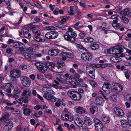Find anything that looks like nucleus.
Returning a JSON list of instances; mask_svg holds the SVG:
<instances>
[{"label": "nucleus", "instance_id": "nucleus-1", "mask_svg": "<svg viewBox=\"0 0 131 131\" xmlns=\"http://www.w3.org/2000/svg\"><path fill=\"white\" fill-rule=\"evenodd\" d=\"M54 63L52 62H47L46 63V65L44 66L42 63L37 62L35 63V65L39 71L41 73H44L47 71L48 68L50 69L54 66Z\"/></svg>", "mask_w": 131, "mask_h": 131}, {"label": "nucleus", "instance_id": "nucleus-2", "mask_svg": "<svg viewBox=\"0 0 131 131\" xmlns=\"http://www.w3.org/2000/svg\"><path fill=\"white\" fill-rule=\"evenodd\" d=\"M21 95L23 96L21 97V99L23 100L22 101L25 103H27L28 102V99L32 95L31 91L30 89L25 90L23 92Z\"/></svg>", "mask_w": 131, "mask_h": 131}, {"label": "nucleus", "instance_id": "nucleus-3", "mask_svg": "<svg viewBox=\"0 0 131 131\" xmlns=\"http://www.w3.org/2000/svg\"><path fill=\"white\" fill-rule=\"evenodd\" d=\"M68 96L74 101H78L81 99L80 94L76 91H69L67 93Z\"/></svg>", "mask_w": 131, "mask_h": 131}, {"label": "nucleus", "instance_id": "nucleus-4", "mask_svg": "<svg viewBox=\"0 0 131 131\" xmlns=\"http://www.w3.org/2000/svg\"><path fill=\"white\" fill-rule=\"evenodd\" d=\"M61 118L64 121H69L70 122L73 121V116L70 113L67 111V109L65 108L64 111L61 114Z\"/></svg>", "mask_w": 131, "mask_h": 131}, {"label": "nucleus", "instance_id": "nucleus-5", "mask_svg": "<svg viewBox=\"0 0 131 131\" xmlns=\"http://www.w3.org/2000/svg\"><path fill=\"white\" fill-rule=\"evenodd\" d=\"M77 36V35L74 32H66V35H64L65 39L68 41H74L75 40V38Z\"/></svg>", "mask_w": 131, "mask_h": 131}, {"label": "nucleus", "instance_id": "nucleus-6", "mask_svg": "<svg viewBox=\"0 0 131 131\" xmlns=\"http://www.w3.org/2000/svg\"><path fill=\"white\" fill-rule=\"evenodd\" d=\"M56 79L57 80H54V82L55 84H53L54 86H56L59 85L60 83L62 84H64L65 83V80L64 79V76L63 75L59 73H56Z\"/></svg>", "mask_w": 131, "mask_h": 131}, {"label": "nucleus", "instance_id": "nucleus-7", "mask_svg": "<svg viewBox=\"0 0 131 131\" xmlns=\"http://www.w3.org/2000/svg\"><path fill=\"white\" fill-rule=\"evenodd\" d=\"M65 83L68 84H71L73 86V88H76V85L78 83L76 81L75 79L72 77L70 76L69 78H67L65 80Z\"/></svg>", "mask_w": 131, "mask_h": 131}, {"label": "nucleus", "instance_id": "nucleus-8", "mask_svg": "<svg viewBox=\"0 0 131 131\" xmlns=\"http://www.w3.org/2000/svg\"><path fill=\"white\" fill-rule=\"evenodd\" d=\"M20 79L22 84L26 87H28L31 84V81L30 79L26 77H20Z\"/></svg>", "mask_w": 131, "mask_h": 131}, {"label": "nucleus", "instance_id": "nucleus-9", "mask_svg": "<svg viewBox=\"0 0 131 131\" xmlns=\"http://www.w3.org/2000/svg\"><path fill=\"white\" fill-rule=\"evenodd\" d=\"M111 54H116L117 56V52H118L119 53H122L123 51L124 50L123 49L122 46L120 45H118L115 47L114 49H110Z\"/></svg>", "mask_w": 131, "mask_h": 131}, {"label": "nucleus", "instance_id": "nucleus-10", "mask_svg": "<svg viewBox=\"0 0 131 131\" xmlns=\"http://www.w3.org/2000/svg\"><path fill=\"white\" fill-rule=\"evenodd\" d=\"M111 86L110 83L104 82L102 87V89L106 93H110L112 92V89L110 88Z\"/></svg>", "mask_w": 131, "mask_h": 131}, {"label": "nucleus", "instance_id": "nucleus-11", "mask_svg": "<svg viewBox=\"0 0 131 131\" xmlns=\"http://www.w3.org/2000/svg\"><path fill=\"white\" fill-rule=\"evenodd\" d=\"M95 128L96 131H103V124L102 122L98 120L94 121Z\"/></svg>", "mask_w": 131, "mask_h": 131}, {"label": "nucleus", "instance_id": "nucleus-12", "mask_svg": "<svg viewBox=\"0 0 131 131\" xmlns=\"http://www.w3.org/2000/svg\"><path fill=\"white\" fill-rule=\"evenodd\" d=\"M81 58L83 60L87 61H90L92 57V54L89 53H84L82 54Z\"/></svg>", "mask_w": 131, "mask_h": 131}, {"label": "nucleus", "instance_id": "nucleus-13", "mask_svg": "<svg viewBox=\"0 0 131 131\" xmlns=\"http://www.w3.org/2000/svg\"><path fill=\"white\" fill-rule=\"evenodd\" d=\"M13 46L15 48H19V50L20 51H24L25 49L24 44L19 41L14 42Z\"/></svg>", "mask_w": 131, "mask_h": 131}, {"label": "nucleus", "instance_id": "nucleus-14", "mask_svg": "<svg viewBox=\"0 0 131 131\" xmlns=\"http://www.w3.org/2000/svg\"><path fill=\"white\" fill-rule=\"evenodd\" d=\"M10 74L11 77H12L18 78L20 76L21 72L19 70L14 69L10 71Z\"/></svg>", "mask_w": 131, "mask_h": 131}, {"label": "nucleus", "instance_id": "nucleus-15", "mask_svg": "<svg viewBox=\"0 0 131 131\" xmlns=\"http://www.w3.org/2000/svg\"><path fill=\"white\" fill-rule=\"evenodd\" d=\"M74 120L75 124L78 127H83L84 125L83 122L79 116H76Z\"/></svg>", "mask_w": 131, "mask_h": 131}, {"label": "nucleus", "instance_id": "nucleus-16", "mask_svg": "<svg viewBox=\"0 0 131 131\" xmlns=\"http://www.w3.org/2000/svg\"><path fill=\"white\" fill-rule=\"evenodd\" d=\"M14 88L13 85L10 83H7L5 85L2 86L3 89H5V91L7 93H10L11 92V90Z\"/></svg>", "mask_w": 131, "mask_h": 131}, {"label": "nucleus", "instance_id": "nucleus-17", "mask_svg": "<svg viewBox=\"0 0 131 131\" xmlns=\"http://www.w3.org/2000/svg\"><path fill=\"white\" fill-rule=\"evenodd\" d=\"M51 92L43 94V96L46 99L48 100L51 102H54L55 101V97L51 94Z\"/></svg>", "mask_w": 131, "mask_h": 131}, {"label": "nucleus", "instance_id": "nucleus-18", "mask_svg": "<svg viewBox=\"0 0 131 131\" xmlns=\"http://www.w3.org/2000/svg\"><path fill=\"white\" fill-rule=\"evenodd\" d=\"M51 92L43 94V96L46 99L48 100L51 102H54L55 101V97L51 94Z\"/></svg>", "mask_w": 131, "mask_h": 131}, {"label": "nucleus", "instance_id": "nucleus-19", "mask_svg": "<svg viewBox=\"0 0 131 131\" xmlns=\"http://www.w3.org/2000/svg\"><path fill=\"white\" fill-rule=\"evenodd\" d=\"M114 111L116 114L120 116H122L124 114V112L121 109L117 107H115L114 109Z\"/></svg>", "mask_w": 131, "mask_h": 131}, {"label": "nucleus", "instance_id": "nucleus-20", "mask_svg": "<svg viewBox=\"0 0 131 131\" xmlns=\"http://www.w3.org/2000/svg\"><path fill=\"white\" fill-rule=\"evenodd\" d=\"M58 53V50L55 49H50L48 52V54L52 56H56Z\"/></svg>", "mask_w": 131, "mask_h": 131}, {"label": "nucleus", "instance_id": "nucleus-21", "mask_svg": "<svg viewBox=\"0 0 131 131\" xmlns=\"http://www.w3.org/2000/svg\"><path fill=\"white\" fill-rule=\"evenodd\" d=\"M101 119L104 122L108 123L110 120V118L108 116L104 114H103L101 117Z\"/></svg>", "mask_w": 131, "mask_h": 131}, {"label": "nucleus", "instance_id": "nucleus-22", "mask_svg": "<svg viewBox=\"0 0 131 131\" xmlns=\"http://www.w3.org/2000/svg\"><path fill=\"white\" fill-rule=\"evenodd\" d=\"M42 90L43 94L51 93V92H53V91L49 87H44L42 88Z\"/></svg>", "mask_w": 131, "mask_h": 131}, {"label": "nucleus", "instance_id": "nucleus-23", "mask_svg": "<svg viewBox=\"0 0 131 131\" xmlns=\"http://www.w3.org/2000/svg\"><path fill=\"white\" fill-rule=\"evenodd\" d=\"M84 124L87 126H90L92 124V122L89 118L87 117H84Z\"/></svg>", "mask_w": 131, "mask_h": 131}, {"label": "nucleus", "instance_id": "nucleus-24", "mask_svg": "<svg viewBox=\"0 0 131 131\" xmlns=\"http://www.w3.org/2000/svg\"><path fill=\"white\" fill-rule=\"evenodd\" d=\"M130 12V9L127 8L125 9L124 10L121 11L120 12V14L123 15H126L129 14Z\"/></svg>", "mask_w": 131, "mask_h": 131}, {"label": "nucleus", "instance_id": "nucleus-25", "mask_svg": "<svg viewBox=\"0 0 131 131\" xmlns=\"http://www.w3.org/2000/svg\"><path fill=\"white\" fill-rule=\"evenodd\" d=\"M111 60L115 63L118 62L122 61L121 58L118 56L116 57H112L110 58Z\"/></svg>", "mask_w": 131, "mask_h": 131}, {"label": "nucleus", "instance_id": "nucleus-26", "mask_svg": "<svg viewBox=\"0 0 131 131\" xmlns=\"http://www.w3.org/2000/svg\"><path fill=\"white\" fill-rule=\"evenodd\" d=\"M29 30L28 29L24 30L23 31L24 36L25 38L30 39L31 37L30 34L28 32Z\"/></svg>", "mask_w": 131, "mask_h": 131}, {"label": "nucleus", "instance_id": "nucleus-27", "mask_svg": "<svg viewBox=\"0 0 131 131\" xmlns=\"http://www.w3.org/2000/svg\"><path fill=\"white\" fill-rule=\"evenodd\" d=\"M90 47L92 50H96L99 49V46L96 42H93L91 44Z\"/></svg>", "mask_w": 131, "mask_h": 131}, {"label": "nucleus", "instance_id": "nucleus-28", "mask_svg": "<svg viewBox=\"0 0 131 131\" xmlns=\"http://www.w3.org/2000/svg\"><path fill=\"white\" fill-rule=\"evenodd\" d=\"M108 99L114 101L115 102H116L117 100L116 94L115 93L111 94L109 96Z\"/></svg>", "mask_w": 131, "mask_h": 131}, {"label": "nucleus", "instance_id": "nucleus-29", "mask_svg": "<svg viewBox=\"0 0 131 131\" xmlns=\"http://www.w3.org/2000/svg\"><path fill=\"white\" fill-rule=\"evenodd\" d=\"M95 101L96 104L100 105L104 102L103 99L100 97H98L96 98Z\"/></svg>", "mask_w": 131, "mask_h": 131}, {"label": "nucleus", "instance_id": "nucleus-30", "mask_svg": "<svg viewBox=\"0 0 131 131\" xmlns=\"http://www.w3.org/2000/svg\"><path fill=\"white\" fill-rule=\"evenodd\" d=\"M73 74L75 77V78L74 79L79 84L82 80V79H80L79 78L80 77V75L76 72Z\"/></svg>", "mask_w": 131, "mask_h": 131}, {"label": "nucleus", "instance_id": "nucleus-31", "mask_svg": "<svg viewBox=\"0 0 131 131\" xmlns=\"http://www.w3.org/2000/svg\"><path fill=\"white\" fill-rule=\"evenodd\" d=\"M122 126L124 128H129L130 126L128 122H126L124 120H122L121 121Z\"/></svg>", "mask_w": 131, "mask_h": 131}, {"label": "nucleus", "instance_id": "nucleus-32", "mask_svg": "<svg viewBox=\"0 0 131 131\" xmlns=\"http://www.w3.org/2000/svg\"><path fill=\"white\" fill-rule=\"evenodd\" d=\"M90 112L92 114H93L95 112H97L98 111V109L97 106H92V107L89 109Z\"/></svg>", "mask_w": 131, "mask_h": 131}, {"label": "nucleus", "instance_id": "nucleus-33", "mask_svg": "<svg viewBox=\"0 0 131 131\" xmlns=\"http://www.w3.org/2000/svg\"><path fill=\"white\" fill-rule=\"evenodd\" d=\"M126 116L127 119V121L129 124L130 126H131V112H128L126 113Z\"/></svg>", "mask_w": 131, "mask_h": 131}, {"label": "nucleus", "instance_id": "nucleus-34", "mask_svg": "<svg viewBox=\"0 0 131 131\" xmlns=\"http://www.w3.org/2000/svg\"><path fill=\"white\" fill-rule=\"evenodd\" d=\"M2 117L3 118V121L5 122H7L9 120L8 119L9 117V115L7 113L4 114L2 116Z\"/></svg>", "mask_w": 131, "mask_h": 131}, {"label": "nucleus", "instance_id": "nucleus-35", "mask_svg": "<svg viewBox=\"0 0 131 131\" xmlns=\"http://www.w3.org/2000/svg\"><path fill=\"white\" fill-rule=\"evenodd\" d=\"M76 111L77 113L80 114L84 113L85 112V111L84 109L81 107H79L77 109Z\"/></svg>", "mask_w": 131, "mask_h": 131}, {"label": "nucleus", "instance_id": "nucleus-36", "mask_svg": "<svg viewBox=\"0 0 131 131\" xmlns=\"http://www.w3.org/2000/svg\"><path fill=\"white\" fill-rule=\"evenodd\" d=\"M38 36V35H34V39L36 41L39 42H42L44 41L45 40L44 39H42V38L39 37Z\"/></svg>", "mask_w": 131, "mask_h": 131}, {"label": "nucleus", "instance_id": "nucleus-37", "mask_svg": "<svg viewBox=\"0 0 131 131\" xmlns=\"http://www.w3.org/2000/svg\"><path fill=\"white\" fill-rule=\"evenodd\" d=\"M121 19L122 21L125 24H127L129 22L128 19L125 16H122Z\"/></svg>", "mask_w": 131, "mask_h": 131}, {"label": "nucleus", "instance_id": "nucleus-38", "mask_svg": "<svg viewBox=\"0 0 131 131\" xmlns=\"http://www.w3.org/2000/svg\"><path fill=\"white\" fill-rule=\"evenodd\" d=\"M52 31L47 32L45 34V37L47 39H52Z\"/></svg>", "mask_w": 131, "mask_h": 131}, {"label": "nucleus", "instance_id": "nucleus-39", "mask_svg": "<svg viewBox=\"0 0 131 131\" xmlns=\"http://www.w3.org/2000/svg\"><path fill=\"white\" fill-rule=\"evenodd\" d=\"M52 39L56 38L58 35V33L54 31H52Z\"/></svg>", "mask_w": 131, "mask_h": 131}, {"label": "nucleus", "instance_id": "nucleus-40", "mask_svg": "<svg viewBox=\"0 0 131 131\" xmlns=\"http://www.w3.org/2000/svg\"><path fill=\"white\" fill-rule=\"evenodd\" d=\"M7 123L6 124V125L8 126V127L10 129L12 128L13 126V123L12 122L9 120L8 121L6 122Z\"/></svg>", "mask_w": 131, "mask_h": 131}, {"label": "nucleus", "instance_id": "nucleus-41", "mask_svg": "<svg viewBox=\"0 0 131 131\" xmlns=\"http://www.w3.org/2000/svg\"><path fill=\"white\" fill-rule=\"evenodd\" d=\"M94 40L93 38L91 37H88L85 38L84 39V41L85 42H91Z\"/></svg>", "mask_w": 131, "mask_h": 131}, {"label": "nucleus", "instance_id": "nucleus-42", "mask_svg": "<svg viewBox=\"0 0 131 131\" xmlns=\"http://www.w3.org/2000/svg\"><path fill=\"white\" fill-rule=\"evenodd\" d=\"M112 26L115 29H118L121 27V24L120 23H114L112 24Z\"/></svg>", "mask_w": 131, "mask_h": 131}, {"label": "nucleus", "instance_id": "nucleus-43", "mask_svg": "<svg viewBox=\"0 0 131 131\" xmlns=\"http://www.w3.org/2000/svg\"><path fill=\"white\" fill-rule=\"evenodd\" d=\"M23 112L24 114L28 115H30V111L29 110L28 108H25L23 111Z\"/></svg>", "mask_w": 131, "mask_h": 131}, {"label": "nucleus", "instance_id": "nucleus-44", "mask_svg": "<svg viewBox=\"0 0 131 131\" xmlns=\"http://www.w3.org/2000/svg\"><path fill=\"white\" fill-rule=\"evenodd\" d=\"M69 14L68 15H73L74 14V10L73 7L72 6H70V7L69 11L68 12Z\"/></svg>", "mask_w": 131, "mask_h": 131}, {"label": "nucleus", "instance_id": "nucleus-45", "mask_svg": "<svg viewBox=\"0 0 131 131\" xmlns=\"http://www.w3.org/2000/svg\"><path fill=\"white\" fill-rule=\"evenodd\" d=\"M20 92V90L17 86H15L14 89V92L15 94L19 93Z\"/></svg>", "mask_w": 131, "mask_h": 131}, {"label": "nucleus", "instance_id": "nucleus-46", "mask_svg": "<svg viewBox=\"0 0 131 131\" xmlns=\"http://www.w3.org/2000/svg\"><path fill=\"white\" fill-rule=\"evenodd\" d=\"M58 69V67L57 66H55L54 64V66L52 67L50 70L53 72H57V69Z\"/></svg>", "mask_w": 131, "mask_h": 131}, {"label": "nucleus", "instance_id": "nucleus-47", "mask_svg": "<svg viewBox=\"0 0 131 131\" xmlns=\"http://www.w3.org/2000/svg\"><path fill=\"white\" fill-rule=\"evenodd\" d=\"M77 47L78 48H79L80 49H82L85 51H86V49L84 48L81 45L78 44L77 45Z\"/></svg>", "mask_w": 131, "mask_h": 131}, {"label": "nucleus", "instance_id": "nucleus-48", "mask_svg": "<svg viewBox=\"0 0 131 131\" xmlns=\"http://www.w3.org/2000/svg\"><path fill=\"white\" fill-rule=\"evenodd\" d=\"M90 83L91 85L93 87H95L97 86L96 83L93 80H91L90 81Z\"/></svg>", "mask_w": 131, "mask_h": 131}, {"label": "nucleus", "instance_id": "nucleus-49", "mask_svg": "<svg viewBox=\"0 0 131 131\" xmlns=\"http://www.w3.org/2000/svg\"><path fill=\"white\" fill-rule=\"evenodd\" d=\"M114 89L115 92L117 93H118L119 92L122 91V90L120 89L119 88H118V87H115L114 88Z\"/></svg>", "mask_w": 131, "mask_h": 131}, {"label": "nucleus", "instance_id": "nucleus-50", "mask_svg": "<svg viewBox=\"0 0 131 131\" xmlns=\"http://www.w3.org/2000/svg\"><path fill=\"white\" fill-rule=\"evenodd\" d=\"M30 54L26 52L24 54L25 57L27 59H31V57H30Z\"/></svg>", "mask_w": 131, "mask_h": 131}, {"label": "nucleus", "instance_id": "nucleus-51", "mask_svg": "<svg viewBox=\"0 0 131 131\" xmlns=\"http://www.w3.org/2000/svg\"><path fill=\"white\" fill-rule=\"evenodd\" d=\"M104 52L105 53L108 54H111V49H105L104 50Z\"/></svg>", "mask_w": 131, "mask_h": 131}, {"label": "nucleus", "instance_id": "nucleus-52", "mask_svg": "<svg viewBox=\"0 0 131 131\" xmlns=\"http://www.w3.org/2000/svg\"><path fill=\"white\" fill-rule=\"evenodd\" d=\"M3 129V131H9V130H10L6 124L4 127Z\"/></svg>", "mask_w": 131, "mask_h": 131}, {"label": "nucleus", "instance_id": "nucleus-53", "mask_svg": "<svg viewBox=\"0 0 131 131\" xmlns=\"http://www.w3.org/2000/svg\"><path fill=\"white\" fill-rule=\"evenodd\" d=\"M55 28V27L53 26H50L46 27V29L47 30H54Z\"/></svg>", "mask_w": 131, "mask_h": 131}, {"label": "nucleus", "instance_id": "nucleus-54", "mask_svg": "<svg viewBox=\"0 0 131 131\" xmlns=\"http://www.w3.org/2000/svg\"><path fill=\"white\" fill-rule=\"evenodd\" d=\"M13 50L11 48L7 49L6 50V53L8 54H11L12 53Z\"/></svg>", "mask_w": 131, "mask_h": 131}, {"label": "nucleus", "instance_id": "nucleus-55", "mask_svg": "<svg viewBox=\"0 0 131 131\" xmlns=\"http://www.w3.org/2000/svg\"><path fill=\"white\" fill-rule=\"evenodd\" d=\"M45 77L47 79L49 80L52 79V75L48 74H46L45 75Z\"/></svg>", "mask_w": 131, "mask_h": 131}, {"label": "nucleus", "instance_id": "nucleus-56", "mask_svg": "<svg viewBox=\"0 0 131 131\" xmlns=\"http://www.w3.org/2000/svg\"><path fill=\"white\" fill-rule=\"evenodd\" d=\"M32 32L35 34H37V35L38 36H40V34H38V30L37 29H35L32 30Z\"/></svg>", "mask_w": 131, "mask_h": 131}, {"label": "nucleus", "instance_id": "nucleus-57", "mask_svg": "<svg viewBox=\"0 0 131 131\" xmlns=\"http://www.w3.org/2000/svg\"><path fill=\"white\" fill-rule=\"evenodd\" d=\"M126 97L130 103H131V94H128L126 95Z\"/></svg>", "mask_w": 131, "mask_h": 131}, {"label": "nucleus", "instance_id": "nucleus-58", "mask_svg": "<svg viewBox=\"0 0 131 131\" xmlns=\"http://www.w3.org/2000/svg\"><path fill=\"white\" fill-rule=\"evenodd\" d=\"M85 35V33L82 31H81L80 33L79 34V36L81 37H84Z\"/></svg>", "mask_w": 131, "mask_h": 131}, {"label": "nucleus", "instance_id": "nucleus-59", "mask_svg": "<svg viewBox=\"0 0 131 131\" xmlns=\"http://www.w3.org/2000/svg\"><path fill=\"white\" fill-rule=\"evenodd\" d=\"M81 13L80 12H77V14L75 15V17L77 18H79L81 16Z\"/></svg>", "mask_w": 131, "mask_h": 131}, {"label": "nucleus", "instance_id": "nucleus-60", "mask_svg": "<svg viewBox=\"0 0 131 131\" xmlns=\"http://www.w3.org/2000/svg\"><path fill=\"white\" fill-rule=\"evenodd\" d=\"M67 57L69 58H73V54L69 52H67Z\"/></svg>", "mask_w": 131, "mask_h": 131}, {"label": "nucleus", "instance_id": "nucleus-61", "mask_svg": "<svg viewBox=\"0 0 131 131\" xmlns=\"http://www.w3.org/2000/svg\"><path fill=\"white\" fill-rule=\"evenodd\" d=\"M36 6L39 9H41L42 7L41 5L38 3H34Z\"/></svg>", "mask_w": 131, "mask_h": 131}, {"label": "nucleus", "instance_id": "nucleus-62", "mask_svg": "<svg viewBox=\"0 0 131 131\" xmlns=\"http://www.w3.org/2000/svg\"><path fill=\"white\" fill-rule=\"evenodd\" d=\"M118 16L117 15H113L111 17V19H117Z\"/></svg>", "mask_w": 131, "mask_h": 131}, {"label": "nucleus", "instance_id": "nucleus-63", "mask_svg": "<svg viewBox=\"0 0 131 131\" xmlns=\"http://www.w3.org/2000/svg\"><path fill=\"white\" fill-rule=\"evenodd\" d=\"M20 66L21 69L23 70L26 69L27 68V66L24 64L21 65Z\"/></svg>", "mask_w": 131, "mask_h": 131}, {"label": "nucleus", "instance_id": "nucleus-64", "mask_svg": "<svg viewBox=\"0 0 131 131\" xmlns=\"http://www.w3.org/2000/svg\"><path fill=\"white\" fill-rule=\"evenodd\" d=\"M117 56L119 57H123L125 56V54L124 53H117Z\"/></svg>", "mask_w": 131, "mask_h": 131}]
</instances>
